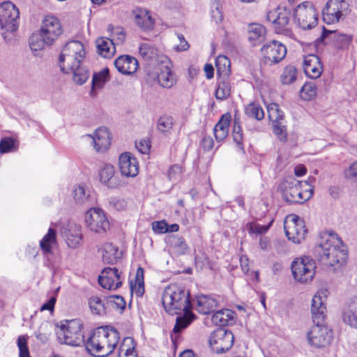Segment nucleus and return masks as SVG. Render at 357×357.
Segmentation results:
<instances>
[{"label":"nucleus","instance_id":"obj_1","mask_svg":"<svg viewBox=\"0 0 357 357\" xmlns=\"http://www.w3.org/2000/svg\"><path fill=\"white\" fill-rule=\"evenodd\" d=\"M162 303L165 311L170 314H179L183 312V315L176 317L173 329L175 333L188 327L195 319V316L190 310L189 293L181 286L176 284L168 285L164 290Z\"/></svg>","mask_w":357,"mask_h":357},{"label":"nucleus","instance_id":"obj_2","mask_svg":"<svg viewBox=\"0 0 357 357\" xmlns=\"http://www.w3.org/2000/svg\"><path fill=\"white\" fill-rule=\"evenodd\" d=\"M315 257L327 266H340L346 262V246L336 233L326 232L321 234L319 241L314 248Z\"/></svg>","mask_w":357,"mask_h":357},{"label":"nucleus","instance_id":"obj_3","mask_svg":"<svg viewBox=\"0 0 357 357\" xmlns=\"http://www.w3.org/2000/svg\"><path fill=\"white\" fill-rule=\"evenodd\" d=\"M119 340V333L112 327L98 329L87 340L86 349L91 355L105 357L112 353Z\"/></svg>","mask_w":357,"mask_h":357},{"label":"nucleus","instance_id":"obj_4","mask_svg":"<svg viewBox=\"0 0 357 357\" xmlns=\"http://www.w3.org/2000/svg\"><path fill=\"white\" fill-rule=\"evenodd\" d=\"M86 55L84 45L77 40L68 42L63 47L59 57V66L62 72L68 73L73 66H78Z\"/></svg>","mask_w":357,"mask_h":357},{"label":"nucleus","instance_id":"obj_5","mask_svg":"<svg viewBox=\"0 0 357 357\" xmlns=\"http://www.w3.org/2000/svg\"><path fill=\"white\" fill-rule=\"evenodd\" d=\"M217 72L220 77L217 81L215 98L223 100L231 94V85L229 77L230 73V61L225 56H219L215 62Z\"/></svg>","mask_w":357,"mask_h":357},{"label":"nucleus","instance_id":"obj_6","mask_svg":"<svg viewBox=\"0 0 357 357\" xmlns=\"http://www.w3.org/2000/svg\"><path fill=\"white\" fill-rule=\"evenodd\" d=\"M58 337L66 344L79 346L84 342L82 326L79 320L67 321L66 324L60 326Z\"/></svg>","mask_w":357,"mask_h":357},{"label":"nucleus","instance_id":"obj_7","mask_svg":"<svg viewBox=\"0 0 357 357\" xmlns=\"http://www.w3.org/2000/svg\"><path fill=\"white\" fill-rule=\"evenodd\" d=\"M294 15L298 26L304 30L311 29L317 25L319 13L310 2L305 1L297 6Z\"/></svg>","mask_w":357,"mask_h":357},{"label":"nucleus","instance_id":"obj_8","mask_svg":"<svg viewBox=\"0 0 357 357\" xmlns=\"http://www.w3.org/2000/svg\"><path fill=\"white\" fill-rule=\"evenodd\" d=\"M308 344L316 349H324L328 347L333 340L332 331L322 324L316 321L307 333Z\"/></svg>","mask_w":357,"mask_h":357},{"label":"nucleus","instance_id":"obj_9","mask_svg":"<svg viewBox=\"0 0 357 357\" xmlns=\"http://www.w3.org/2000/svg\"><path fill=\"white\" fill-rule=\"evenodd\" d=\"M161 66L157 68L156 72H148L147 77L150 81H157L160 86L169 89L176 83L174 73L172 72V63L166 56H162L160 60Z\"/></svg>","mask_w":357,"mask_h":357},{"label":"nucleus","instance_id":"obj_10","mask_svg":"<svg viewBox=\"0 0 357 357\" xmlns=\"http://www.w3.org/2000/svg\"><path fill=\"white\" fill-rule=\"evenodd\" d=\"M315 268L314 261L308 257L296 258L291 264L294 278L301 283H307L312 280Z\"/></svg>","mask_w":357,"mask_h":357},{"label":"nucleus","instance_id":"obj_11","mask_svg":"<svg viewBox=\"0 0 357 357\" xmlns=\"http://www.w3.org/2000/svg\"><path fill=\"white\" fill-rule=\"evenodd\" d=\"M20 11L15 4L8 1L0 4V28L14 32L18 28Z\"/></svg>","mask_w":357,"mask_h":357},{"label":"nucleus","instance_id":"obj_12","mask_svg":"<svg viewBox=\"0 0 357 357\" xmlns=\"http://www.w3.org/2000/svg\"><path fill=\"white\" fill-rule=\"evenodd\" d=\"M234 336L231 331L220 328L210 335L209 344L212 350L217 354L229 351L234 344Z\"/></svg>","mask_w":357,"mask_h":357},{"label":"nucleus","instance_id":"obj_13","mask_svg":"<svg viewBox=\"0 0 357 357\" xmlns=\"http://www.w3.org/2000/svg\"><path fill=\"white\" fill-rule=\"evenodd\" d=\"M284 229L289 240L300 243L305 239L307 229L304 221L298 215H288L284 222Z\"/></svg>","mask_w":357,"mask_h":357},{"label":"nucleus","instance_id":"obj_14","mask_svg":"<svg viewBox=\"0 0 357 357\" xmlns=\"http://www.w3.org/2000/svg\"><path fill=\"white\" fill-rule=\"evenodd\" d=\"M87 228L97 234H104L109 229V222L105 212L99 208H91L85 213Z\"/></svg>","mask_w":357,"mask_h":357},{"label":"nucleus","instance_id":"obj_15","mask_svg":"<svg viewBox=\"0 0 357 357\" xmlns=\"http://www.w3.org/2000/svg\"><path fill=\"white\" fill-rule=\"evenodd\" d=\"M261 52L264 63L268 66H273L284 59L287 54V48L280 42L272 40L263 45Z\"/></svg>","mask_w":357,"mask_h":357},{"label":"nucleus","instance_id":"obj_16","mask_svg":"<svg viewBox=\"0 0 357 357\" xmlns=\"http://www.w3.org/2000/svg\"><path fill=\"white\" fill-rule=\"evenodd\" d=\"M268 116L272 123L273 132L280 140L287 139V129L284 122V116L279 105L271 103L267 107Z\"/></svg>","mask_w":357,"mask_h":357},{"label":"nucleus","instance_id":"obj_17","mask_svg":"<svg viewBox=\"0 0 357 357\" xmlns=\"http://www.w3.org/2000/svg\"><path fill=\"white\" fill-rule=\"evenodd\" d=\"M40 36L51 45L62 33V27L58 18L54 16H46L42 22Z\"/></svg>","mask_w":357,"mask_h":357},{"label":"nucleus","instance_id":"obj_18","mask_svg":"<svg viewBox=\"0 0 357 357\" xmlns=\"http://www.w3.org/2000/svg\"><path fill=\"white\" fill-rule=\"evenodd\" d=\"M348 6L345 0H328L322 10L324 22L328 24L338 22Z\"/></svg>","mask_w":357,"mask_h":357},{"label":"nucleus","instance_id":"obj_19","mask_svg":"<svg viewBox=\"0 0 357 357\" xmlns=\"http://www.w3.org/2000/svg\"><path fill=\"white\" fill-rule=\"evenodd\" d=\"M86 137L92 139V145L96 153L104 154L111 146L112 136L109 130L105 126H100L93 134Z\"/></svg>","mask_w":357,"mask_h":357},{"label":"nucleus","instance_id":"obj_20","mask_svg":"<svg viewBox=\"0 0 357 357\" xmlns=\"http://www.w3.org/2000/svg\"><path fill=\"white\" fill-rule=\"evenodd\" d=\"M327 298V290H319L312 300L311 312L314 323L324 321L326 317V307L325 302Z\"/></svg>","mask_w":357,"mask_h":357},{"label":"nucleus","instance_id":"obj_21","mask_svg":"<svg viewBox=\"0 0 357 357\" xmlns=\"http://www.w3.org/2000/svg\"><path fill=\"white\" fill-rule=\"evenodd\" d=\"M116 268H105L98 278V283L104 289H116L122 284L121 276Z\"/></svg>","mask_w":357,"mask_h":357},{"label":"nucleus","instance_id":"obj_22","mask_svg":"<svg viewBox=\"0 0 357 357\" xmlns=\"http://www.w3.org/2000/svg\"><path fill=\"white\" fill-rule=\"evenodd\" d=\"M302 185V181L296 180L293 176L284 178L279 185L284 199L290 204H295L296 194Z\"/></svg>","mask_w":357,"mask_h":357},{"label":"nucleus","instance_id":"obj_23","mask_svg":"<svg viewBox=\"0 0 357 357\" xmlns=\"http://www.w3.org/2000/svg\"><path fill=\"white\" fill-rule=\"evenodd\" d=\"M135 24L142 31H149L154 28L155 19L151 12L142 8H136L132 10Z\"/></svg>","mask_w":357,"mask_h":357},{"label":"nucleus","instance_id":"obj_24","mask_svg":"<svg viewBox=\"0 0 357 357\" xmlns=\"http://www.w3.org/2000/svg\"><path fill=\"white\" fill-rule=\"evenodd\" d=\"M267 20L275 25L278 31H282L288 24L290 19V11L286 8L278 7L267 13Z\"/></svg>","mask_w":357,"mask_h":357},{"label":"nucleus","instance_id":"obj_25","mask_svg":"<svg viewBox=\"0 0 357 357\" xmlns=\"http://www.w3.org/2000/svg\"><path fill=\"white\" fill-rule=\"evenodd\" d=\"M303 67L305 74L311 79L319 77L323 72L320 59L315 54H308L304 56Z\"/></svg>","mask_w":357,"mask_h":357},{"label":"nucleus","instance_id":"obj_26","mask_svg":"<svg viewBox=\"0 0 357 357\" xmlns=\"http://www.w3.org/2000/svg\"><path fill=\"white\" fill-rule=\"evenodd\" d=\"M100 181L109 188H118L123 185V182L112 165H105L99 172Z\"/></svg>","mask_w":357,"mask_h":357},{"label":"nucleus","instance_id":"obj_27","mask_svg":"<svg viewBox=\"0 0 357 357\" xmlns=\"http://www.w3.org/2000/svg\"><path fill=\"white\" fill-rule=\"evenodd\" d=\"M114 65L118 71L121 73L123 75H130L137 71L138 61L133 56L122 55L115 60Z\"/></svg>","mask_w":357,"mask_h":357},{"label":"nucleus","instance_id":"obj_28","mask_svg":"<svg viewBox=\"0 0 357 357\" xmlns=\"http://www.w3.org/2000/svg\"><path fill=\"white\" fill-rule=\"evenodd\" d=\"M102 259L105 264H114L121 258L122 252L111 243H105L100 250Z\"/></svg>","mask_w":357,"mask_h":357},{"label":"nucleus","instance_id":"obj_29","mask_svg":"<svg viewBox=\"0 0 357 357\" xmlns=\"http://www.w3.org/2000/svg\"><path fill=\"white\" fill-rule=\"evenodd\" d=\"M119 168L123 175L135 177L139 173V163L137 158H119Z\"/></svg>","mask_w":357,"mask_h":357},{"label":"nucleus","instance_id":"obj_30","mask_svg":"<svg viewBox=\"0 0 357 357\" xmlns=\"http://www.w3.org/2000/svg\"><path fill=\"white\" fill-rule=\"evenodd\" d=\"M266 33V28L261 24L252 23L248 26V40L254 46L260 44L265 40Z\"/></svg>","mask_w":357,"mask_h":357},{"label":"nucleus","instance_id":"obj_31","mask_svg":"<svg viewBox=\"0 0 357 357\" xmlns=\"http://www.w3.org/2000/svg\"><path fill=\"white\" fill-rule=\"evenodd\" d=\"M217 305V301L209 296L200 295L196 298V310L198 312L203 314H207L213 312Z\"/></svg>","mask_w":357,"mask_h":357},{"label":"nucleus","instance_id":"obj_32","mask_svg":"<svg viewBox=\"0 0 357 357\" xmlns=\"http://www.w3.org/2000/svg\"><path fill=\"white\" fill-rule=\"evenodd\" d=\"M230 121V114H225L222 116L219 121L215 126L213 132L217 142H220L227 137L229 132Z\"/></svg>","mask_w":357,"mask_h":357},{"label":"nucleus","instance_id":"obj_33","mask_svg":"<svg viewBox=\"0 0 357 357\" xmlns=\"http://www.w3.org/2000/svg\"><path fill=\"white\" fill-rule=\"evenodd\" d=\"M234 312L229 309H222L215 312L211 318L212 322L217 326H226L232 324Z\"/></svg>","mask_w":357,"mask_h":357},{"label":"nucleus","instance_id":"obj_34","mask_svg":"<svg viewBox=\"0 0 357 357\" xmlns=\"http://www.w3.org/2000/svg\"><path fill=\"white\" fill-rule=\"evenodd\" d=\"M98 52L102 57L109 58L114 52L115 47L113 41L107 38H100L96 40Z\"/></svg>","mask_w":357,"mask_h":357},{"label":"nucleus","instance_id":"obj_35","mask_svg":"<svg viewBox=\"0 0 357 357\" xmlns=\"http://www.w3.org/2000/svg\"><path fill=\"white\" fill-rule=\"evenodd\" d=\"M131 293H135L136 296L141 297L144 293V269L139 267L137 269L135 283L130 282Z\"/></svg>","mask_w":357,"mask_h":357},{"label":"nucleus","instance_id":"obj_36","mask_svg":"<svg viewBox=\"0 0 357 357\" xmlns=\"http://www.w3.org/2000/svg\"><path fill=\"white\" fill-rule=\"evenodd\" d=\"M82 241L81 227L75 226L69 229V233L66 237V243L69 248H77L79 247Z\"/></svg>","mask_w":357,"mask_h":357},{"label":"nucleus","instance_id":"obj_37","mask_svg":"<svg viewBox=\"0 0 357 357\" xmlns=\"http://www.w3.org/2000/svg\"><path fill=\"white\" fill-rule=\"evenodd\" d=\"M119 357H137L134 339L125 337L119 347Z\"/></svg>","mask_w":357,"mask_h":357},{"label":"nucleus","instance_id":"obj_38","mask_svg":"<svg viewBox=\"0 0 357 357\" xmlns=\"http://www.w3.org/2000/svg\"><path fill=\"white\" fill-rule=\"evenodd\" d=\"M232 135H233L234 142L236 143L238 149L241 151L239 154H244L245 151L243 150V130L240 125V119H239V117H237L236 115L234 116V119Z\"/></svg>","mask_w":357,"mask_h":357},{"label":"nucleus","instance_id":"obj_39","mask_svg":"<svg viewBox=\"0 0 357 357\" xmlns=\"http://www.w3.org/2000/svg\"><path fill=\"white\" fill-rule=\"evenodd\" d=\"M56 242V231L52 228L48 229V232L45 234L40 241V246L45 254L52 252V245Z\"/></svg>","mask_w":357,"mask_h":357},{"label":"nucleus","instance_id":"obj_40","mask_svg":"<svg viewBox=\"0 0 357 357\" xmlns=\"http://www.w3.org/2000/svg\"><path fill=\"white\" fill-rule=\"evenodd\" d=\"M139 50L141 56L146 60H155L159 63L163 56H158V50L150 43H142L139 46Z\"/></svg>","mask_w":357,"mask_h":357},{"label":"nucleus","instance_id":"obj_41","mask_svg":"<svg viewBox=\"0 0 357 357\" xmlns=\"http://www.w3.org/2000/svg\"><path fill=\"white\" fill-rule=\"evenodd\" d=\"M343 321L351 327L357 328V298L344 312Z\"/></svg>","mask_w":357,"mask_h":357},{"label":"nucleus","instance_id":"obj_42","mask_svg":"<svg viewBox=\"0 0 357 357\" xmlns=\"http://www.w3.org/2000/svg\"><path fill=\"white\" fill-rule=\"evenodd\" d=\"M109 69L104 68L99 73L93 75L91 93H95L96 90L102 89L108 80Z\"/></svg>","mask_w":357,"mask_h":357},{"label":"nucleus","instance_id":"obj_43","mask_svg":"<svg viewBox=\"0 0 357 357\" xmlns=\"http://www.w3.org/2000/svg\"><path fill=\"white\" fill-rule=\"evenodd\" d=\"M328 34L334 35V39L335 40L336 45L339 48L347 47L349 45V43L351 40V38L347 34H342V33L337 34L335 31H329V30H327L326 28L323 27L321 37L326 38Z\"/></svg>","mask_w":357,"mask_h":357},{"label":"nucleus","instance_id":"obj_44","mask_svg":"<svg viewBox=\"0 0 357 357\" xmlns=\"http://www.w3.org/2000/svg\"><path fill=\"white\" fill-rule=\"evenodd\" d=\"M89 307L93 314L102 315L105 314L107 303L98 296H91L88 300Z\"/></svg>","mask_w":357,"mask_h":357},{"label":"nucleus","instance_id":"obj_45","mask_svg":"<svg viewBox=\"0 0 357 357\" xmlns=\"http://www.w3.org/2000/svg\"><path fill=\"white\" fill-rule=\"evenodd\" d=\"M68 73H73V79L77 84H83L89 77V72L79 64L78 66H73L69 70Z\"/></svg>","mask_w":357,"mask_h":357},{"label":"nucleus","instance_id":"obj_46","mask_svg":"<svg viewBox=\"0 0 357 357\" xmlns=\"http://www.w3.org/2000/svg\"><path fill=\"white\" fill-rule=\"evenodd\" d=\"M245 114L257 121H261L264 118V112L263 108L257 103L250 102L245 109Z\"/></svg>","mask_w":357,"mask_h":357},{"label":"nucleus","instance_id":"obj_47","mask_svg":"<svg viewBox=\"0 0 357 357\" xmlns=\"http://www.w3.org/2000/svg\"><path fill=\"white\" fill-rule=\"evenodd\" d=\"M174 124V120L172 116L164 115L158 119L157 128L160 132L170 133Z\"/></svg>","mask_w":357,"mask_h":357},{"label":"nucleus","instance_id":"obj_48","mask_svg":"<svg viewBox=\"0 0 357 357\" xmlns=\"http://www.w3.org/2000/svg\"><path fill=\"white\" fill-rule=\"evenodd\" d=\"M89 192L83 185L75 186L73 197L76 203L79 204H85L89 199Z\"/></svg>","mask_w":357,"mask_h":357},{"label":"nucleus","instance_id":"obj_49","mask_svg":"<svg viewBox=\"0 0 357 357\" xmlns=\"http://www.w3.org/2000/svg\"><path fill=\"white\" fill-rule=\"evenodd\" d=\"M297 78V70L293 66H287L284 68L280 79L283 84H290Z\"/></svg>","mask_w":357,"mask_h":357},{"label":"nucleus","instance_id":"obj_50","mask_svg":"<svg viewBox=\"0 0 357 357\" xmlns=\"http://www.w3.org/2000/svg\"><path fill=\"white\" fill-rule=\"evenodd\" d=\"M300 96L302 99L310 100L317 96V87L313 82L305 83L300 91Z\"/></svg>","mask_w":357,"mask_h":357},{"label":"nucleus","instance_id":"obj_51","mask_svg":"<svg viewBox=\"0 0 357 357\" xmlns=\"http://www.w3.org/2000/svg\"><path fill=\"white\" fill-rule=\"evenodd\" d=\"M16 149V142L11 137H3L0 141V153L13 152Z\"/></svg>","mask_w":357,"mask_h":357},{"label":"nucleus","instance_id":"obj_52","mask_svg":"<svg viewBox=\"0 0 357 357\" xmlns=\"http://www.w3.org/2000/svg\"><path fill=\"white\" fill-rule=\"evenodd\" d=\"M45 45H47L46 42L41 38L40 33L33 34L29 38V46L33 52L42 50Z\"/></svg>","mask_w":357,"mask_h":357},{"label":"nucleus","instance_id":"obj_53","mask_svg":"<svg viewBox=\"0 0 357 357\" xmlns=\"http://www.w3.org/2000/svg\"><path fill=\"white\" fill-rule=\"evenodd\" d=\"M27 339L26 335H20L17 338V343L20 351L19 357H31L27 346Z\"/></svg>","mask_w":357,"mask_h":357},{"label":"nucleus","instance_id":"obj_54","mask_svg":"<svg viewBox=\"0 0 357 357\" xmlns=\"http://www.w3.org/2000/svg\"><path fill=\"white\" fill-rule=\"evenodd\" d=\"M110 207L117 211L124 210L127 206V202L125 199L119 197H112L109 200Z\"/></svg>","mask_w":357,"mask_h":357},{"label":"nucleus","instance_id":"obj_55","mask_svg":"<svg viewBox=\"0 0 357 357\" xmlns=\"http://www.w3.org/2000/svg\"><path fill=\"white\" fill-rule=\"evenodd\" d=\"M313 195V188L306 189L305 191H302L301 188L298 189L296 194V201L295 203L303 204L305 202L309 200Z\"/></svg>","mask_w":357,"mask_h":357},{"label":"nucleus","instance_id":"obj_56","mask_svg":"<svg viewBox=\"0 0 357 357\" xmlns=\"http://www.w3.org/2000/svg\"><path fill=\"white\" fill-rule=\"evenodd\" d=\"M151 146V141L149 139H141L135 143L136 149L141 154L144 155L149 153Z\"/></svg>","mask_w":357,"mask_h":357},{"label":"nucleus","instance_id":"obj_57","mask_svg":"<svg viewBox=\"0 0 357 357\" xmlns=\"http://www.w3.org/2000/svg\"><path fill=\"white\" fill-rule=\"evenodd\" d=\"M173 245L178 255H184L188 249V245L181 237L174 238Z\"/></svg>","mask_w":357,"mask_h":357},{"label":"nucleus","instance_id":"obj_58","mask_svg":"<svg viewBox=\"0 0 357 357\" xmlns=\"http://www.w3.org/2000/svg\"><path fill=\"white\" fill-rule=\"evenodd\" d=\"M211 17L213 20L216 22H220L223 19V15L222 13L220 3L218 1H215L211 6Z\"/></svg>","mask_w":357,"mask_h":357},{"label":"nucleus","instance_id":"obj_59","mask_svg":"<svg viewBox=\"0 0 357 357\" xmlns=\"http://www.w3.org/2000/svg\"><path fill=\"white\" fill-rule=\"evenodd\" d=\"M345 178L354 182L357 181V161L353 162L345 171Z\"/></svg>","mask_w":357,"mask_h":357},{"label":"nucleus","instance_id":"obj_60","mask_svg":"<svg viewBox=\"0 0 357 357\" xmlns=\"http://www.w3.org/2000/svg\"><path fill=\"white\" fill-rule=\"evenodd\" d=\"M109 301L107 304L111 303L115 305L117 309L123 310L126 307V301L121 296H112L108 298Z\"/></svg>","mask_w":357,"mask_h":357},{"label":"nucleus","instance_id":"obj_61","mask_svg":"<svg viewBox=\"0 0 357 357\" xmlns=\"http://www.w3.org/2000/svg\"><path fill=\"white\" fill-rule=\"evenodd\" d=\"M153 230L158 234L168 232V225L165 220L155 221L152 223Z\"/></svg>","mask_w":357,"mask_h":357},{"label":"nucleus","instance_id":"obj_62","mask_svg":"<svg viewBox=\"0 0 357 357\" xmlns=\"http://www.w3.org/2000/svg\"><path fill=\"white\" fill-rule=\"evenodd\" d=\"M182 173V167L178 165H174L169 167L168 172V178L170 181L176 180Z\"/></svg>","mask_w":357,"mask_h":357},{"label":"nucleus","instance_id":"obj_63","mask_svg":"<svg viewBox=\"0 0 357 357\" xmlns=\"http://www.w3.org/2000/svg\"><path fill=\"white\" fill-rule=\"evenodd\" d=\"M178 39L179 40V44L176 45L174 49L177 52L188 50L190 45L182 34H178Z\"/></svg>","mask_w":357,"mask_h":357},{"label":"nucleus","instance_id":"obj_64","mask_svg":"<svg viewBox=\"0 0 357 357\" xmlns=\"http://www.w3.org/2000/svg\"><path fill=\"white\" fill-rule=\"evenodd\" d=\"M214 145V142L211 137H205L202 141V147L207 151L212 150Z\"/></svg>","mask_w":357,"mask_h":357}]
</instances>
